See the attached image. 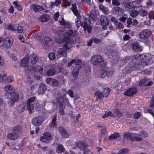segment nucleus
Instances as JSON below:
<instances>
[{"instance_id": "6e6d98bb", "label": "nucleus", "mask_w": 154, "mask_h": 154, "mask_svg": "<svg viewBox=\"0 0 154 154\" xmlns=\"http://www.w3.org/2000/svg\"><path fill=\"white\" fill-rule=\"evenodd\" d=\"M59 83L57 81L56 79H53L51 85L53 86H57L58 85Z\"/></svg>"}, {"instance_id": "69168bd1", "label": "nucleus", "mask_w": 154, "mask_h": 154, "mask_svg": "<svg viewBox=\"0 0 154 154\" xmlns=\"http://www.w3.org/2000/svg\"><path fill=\"white\" fill-rule=\"evenodd\" d=\"M141 116L140 112H138L135 113L134 115V118L135 119H139Z\"/></svg>"}, {"instance_id": "423d86ee", "label": "nucleus", "mask_w": 154, "mask_h": 154, "mask_svg": "<svg viewBox=\"0 0 154 154\" xmlns=\"http://www.w3.org/2000/svg\"><path fill=\"white\" fill-rule=\"evenodd\" d=\"M56 103H54V105L59 106V112L61 115H63L64 114V110L66 104V102H68V100L65 99L64 97H60L56 99Z\"/></svg>"}, {"instance_id": "1a4fd4ad", "label": "nucleus", "mask_w": 154, "mask_h": 154, "mask_svg": "<svg viewBox=\"0 0 154 154\" xmlns=\"http://www.w3.org/2000/svg\"><path fill=\"white\" fill-rule=\"evenodd\" d=\"M75 145L76 147L83 151L84 154H85L87 152L86 148L88 145L87 143L84 142L79 141L76 142Z\"/></svg>"}, {"instance_id": "774afa93", "label": "nucleus", "mask_w": 154, "mask_h": 154, "mask_svg": "<svg viewBox=\"0 0 154 154\" xmlns=\"http://www.w3.org/2000/svg\"><path fill=\"white\" fill-rule=\"evenodd\" d=\"M17 30L18 32L19 33H22L23 31V28L22 26H19L17 28Z\"/></svg>"}, {"instance_id": "e2e57ef3", "label": "nucleus", "mask_w": 154, "mask_h": 154, "mask_svg": "<svg viewBox=\"0 0 154 154\" xmlns=\"http://www.w3.org/2000/svg\"><path fill=\"white\" fill-rule=\"evenodd\" d=\"M129 59V56H127L125 57V58L122 59V58L121 60H122V62L123 63H125L128 61Z\"/></svg>"}, {"instance_id": "0e129e2a", "label": "nucleus", "mask_w": 154, "mask_h": 154, "mask_svg": "<svg viewBox=\"0 0 154 154\" xmlns=\"http://www.w3.org/2000/svg\"><path fill=\"white\" fill-rule=\"evenodd\" d=\"M54 3L56 7H57L61 4V0H56Z\"/></svg>"}, {"instance_id": "4d7b16f0", "label": "nucleus", "mask_w": 154, "mask_h": 154, "mask_svg": "<svg viewBox=\"0 0 154 154\" xmlns=\"http://www.w3.org/2000/svg\"><path fill=\"white\" fill-rule=\"evenodd\" d=\"M140 136L141 137V138H145L147 137V134L146 132L145 131H142L140 133Z\"/></svg>"}, {"instance_id": "cd10ccee", "label": "nucleus", "mask_w": 154, "mask_h": 154, "mask_svg": "<svg viewBox=\"0 0 154 154\" xmlns=\"http://www.w3.org/2000/svg\"><path fill=\"white\" fill-rule=\"evenodd\" d=\"M72 7L70 9L73 12L74 14L76 16H80L78 11L77 9V7L75 4H72Z\"/></svg>"}, {"instance_id": "c756f323", "label": "nucleus", "mask_w": 154, "mask_h": 154, "mask_svg": "<svg viewBox=\"0 0 154 154\" xmlns=\"http://www.w3.org/2000/svg\"><path fill=\"white\" fill-rule=\"evenodd\" d=\"M28 69L29 70L38 71L39 72H42L43 70V69L41 66L38 67V68L36 69L33 66H27Z\"/></svg>"}, {"instance_id": "39448f33", "label": "nucleus", "mask_w": 154, "mask_h": 154, "mask_svg": "<svg viewBox=\"0 0 154 154\" xmlns=\"http://www.w3.org/2000/svg\"><path fill=\"white\" fill-rule=\"evenodd\" d=\"M35 99V97L30 98L28 99L27 103L23 102L20 104L18 107L17 109L20 112H22L26 109L29 110V113H32V111L34 108V104Z\"/></svg>"}, {"instance_id": "58836bf2", "label": "nucleus", "mask_w": 154, "mask_h": 154, "mask_svg": "<svg viewBox=\"0 0 154 154\" xmlns=\"http://www.w3.org/2000/svg\"><path fill=\"white\" fill-rule=\"evenodd\" d=\"M137 67L136 66H129V67H126L125 69L126 70V73H130L133 70H134L137 69Z\"/></svg>"}, {"instance_id": "864d4df0", "label": "nucleus", "mask_w": 154, "mask_h": 154, "mask_svg": "<svg viewBox=\"0 0 154 154\" xmlns=\"http://www.w3.org/2000/svg\"><path fill=\"white\" fill-rule=\"evenodd\" d=\"M8 28L9 30H11L12 31H16V29L15 28L14 26H13L11 24H10L8 25Z\"/></svg>"}, {"instance_id": "0eeeda50", "label": "nucleus", "mask_w": 154, "mask_h": 154, "mask_svg": "<svg viewBox=\"0 0 154 154\" xmlns=\"http://www.w3.org/2000/svg\"><path fill=\"white\" fill-rule=\"evenodd\" d=\"M91 62L94 65L101 67H104L105 65L103 59L99 55H94L92 56L91 58Z\"/></svg>"}, {"instance_id": "72a5a7b5", "label": "nucleus", "mask_w": 154, "mask_h": 154, "mask_svg": "<svg viewBox=\"0 0 154 154\" xmlns=\"http://www.w3.org/2000/svg\"><path fill=\"white\" fill-rule=\"evenodd\" d=\"M90 18L92 20L94 21L96 20L97 17V15L96 12L94 11H92L89 15Z\"/></svg>"}, {"instance_id": "e433bc0d", "label": "nucleus", "mask_w": 154, "mask_h": 154, "mask_svg": "<svg viewBox=\"0 0 154 154\" xmlns=\"http://www.w3.org/2000/svg\"><path fill=\"white\" fill-rule=\"evenodd\" d=\"M55 72V69L53 68L48 70L47 71L46 73L48 76H52L54 74Z\"/></svg>"}, {"instance_id": "052dcab7", "label": "nucleus", "mask_w": 154, "mask_h": 154, "mask_svg": "<svg viewBox=\"0 0 154 154\" xmlns=\"http://www.w3.org/2000/svg\"><path fill=\"white\" fill-rule=\"evenodd\" d=\"M150 107L151 108H154V95L153 96L150 101Z\"/></svg>"}, {"instance_id": "49530a36", "label": "nucleus", "mask_w": 154, "mask_h": 154, "mask_svg": "<svg viewBox=\"0 0 154 154\" xmlns=\"http://www.w3.org/2000/svg\"><path fill=\"white\" fill-rule=\"evenodd\" d=\"M12 130L14 132L20 133L22 131V129L21 126H18L14 127Z\"/></svg>"}, {"instance_id": "9b49d317", "label": "nucleus", "mask_w": 154, "mask_h": 154, "mask_svg": "<svg viewBox=\"0 0 154 154\" xmlns=\"http://www.w3.org/2000/svg\"><path fill=\"white\" fill-rule=\"evenodd\" d=\"M130 45L132 49L136 52H140L142 50V47L140 45L138 42H134L131 43Z\"/></svg>"}, {"instance_id": "c85d7f7f", "label": "nucleus", "mask_w": 154, "mask_h": 154, "mask_svg": "<svg viewBox=\"0 0 154 154\" xmlns=\"http://www.w3.org/2000/svg\"><path fill=\"white\" fill-rule=\"evenodd\" d=\"M115 117L116 119H119L122 116V113L119 111L118 108L116 109L113 112Z\"/></svg>"}, {"instance_id": "f257e3e1", "label": "nucleus", "mask_w": 154, "mask_h": 154, "mask_svg": "<svg viewBox=\"0 0 154 154\" xmlns=\"http://www.w3.org/2000/svg\"><path fill=\"white\" fill-rule=\"evenodd\" d=\"M77 32L76 30L73 31L71 30H67L65 34V37L62 41L61 38L59 37V38L56 39V42L60 44L63 42L64 44L63 45V48L67 50H69L72 47V44L71 42L70 38L75 37L77 35Z\"/></svg>"}, {"instance_id": "bb28decb", "label": "nucleus", "mask_w": 154, "mask_h": 154, "mask_svg": "<svg viewBox=\"0 0 154 154\" xmlns=\"http://www.w3.org/2000/svg\"><path fill=\"white\" fill-rule=\"evenodd\" d=\"M91 19L89 18H85L83 23L82 24V26L83 27L84 30H85L86 28L90 26L91 25Z\"/></svg>"}, {"instance_id": "a211bd4d", "label": "nucleus", "mask_w": 154, "mask_h": 154, "mask_svg": "<svg viewBox=\"0 0 154 154\" xmlns=\"http://www.w3.org/2000/svg\"><path fill=\"white\" fill-rule=\"evenodd\" d=\"M112 13L121 16L123 14V11L121 8L119 7H115L112 8Z\"/></svg>"}, {"instance_id": "4c0bfd02", "label": "nucleus", "mask_w": 154, "mask_h": 154, "mask_svg": "<svg viewBox=\"0 0 154 154\" xmlns=\"http://www.w3.org/2000/svg\"><path fill=\"white\" fill-rule=\"evenodd\" d=\"M100 9L104 14H107L108 11V9L107 8L103 6V5H99Z\"/></svg>"}, {"instance_id": "7c9ffc66", "label": "nucleus", "mask_w": 154, "mask_h": 154, "mask_svg": "<svg viewBox=\"0 0 154 154\" xmlns=\"http://www.w3.org/2000/svg\"><path fill=\"white\" fill-rule=\"evenodd\" d=\"M49 16L47 15H43L39 18V21L41 22H46L49 19Z\"/></svg>"}, {"instance_id": "f704fd0d", "label": "nucleus", "mask_w": 154, "mask_h": 154, "mask_svg": "<svg viewBox=\"0 0 154 154\" xmlns=\"http://www.w3.org/2000/svg\"><path fill=\"white\" fill-rule=\"evenodd\" d=\"M65 151V149L63 146L61 144H59L56 149V152L58 153H60L64 152Z\"/></svg>"}, {"instance_id": "2eb2a0df", "label": "nucleus", "mask_w": 154, "mask_h": 154, "mask_svg": "<svg viewBox=\"0 0 154 154\" xmlns=\"http://www.w3.org/2000/svg\"><path fill=\"white\" fill-rule=\"evenodd\" d=\"M38 59V56L35 54H33L29 56V62L32 65L35 64Z\"/></svg>"}, {"instance_id": "f03ea898", "label": "nucleus", "mask_w": 154, "mask_h": 154, "mask_svg": "<svg viewBox=\"0 0 154 154\" xmlns=\"http://www.w3.org/2000/svg\"><path fill=\"white\" fill-rule=\"evenodd\" d=\"M124 6L127 10L130 11L132 9L130 12V14L132 17H134L139 15L137 10L141 9L142 8L141 4L136 1L126 2L125 3Z\"/></svg>"}, {"instance_id": "ddd939ff", "label": "nucleus", "mask_w": 154, "mask_h": 154, "mask_svg": "<svg viewBox=\"0 0 154 154\" xmlns=\"http://www.w3.org/2000/svg\"><path fill=\"white\" fill-rule=\"evenodd\" d=\"M44 121V117L39 116L35 118L32 120V123L35 125L38 126L40 125Z\"/></svg>"}, {"instance_id": "3c124183", "label": "nucleus", "mask_w": 154, "mask_h": 154, "mask_svg": "<svg viewBox=\"0 0 154 154\" xmlns=\"http://www.w3.org/2000/svg\"><path fill=\"white\" fill-rule=\"evenodd\" d=\"M92 40L95 44L101 43L102 42V41L100 39L95 37L92 38Z\"/></svg>"}, {"instance_id": "c9c22d12", "label": "nucleus", "mask_w": 154, "mask_h": 154, "mask_svg": "<svg viewBox=\"0 0 154 154\" xmlns=\"http://www.w3.org/2000/svg\"><path fill=\"white\" fill-rule=\"evenodd\" d=\"M44 41L46 44L48 46L51 45L53 44V41L52 39L48 37H45L44 38Z\"/></svg>"}, {"instance_id": "f3484780", "label": "nucleus", "mask_w": 154, "mask_h": 154, "mask_svg": "<svg viewBox=\"0 0 154 154\" xmlns=\"http://www.w3.org/2000/svg\"><path fill=\"white\" fill-rule=\"evenodd\" d=\"M5 90L7 93L9 94L14 93L15 91L14 87L10 84L8 85L5 87Z\"/></svg>"}, {"instance_id": "ea45409f", "label": "nucleus", "mask_w": 154, "mask_h": 154, "mask_svg": "<svg viewBox=\"0 0 154 154\" xmlns=\"http://www.w3.org/2000/svg\"><path fill=\"white\" fill-rule=\"evenodd\" d=\"M123 136L124 138H126L128 140L130 139L131 140V138H132L131 134L127 132L124 133L123 134Z\"/></svg>"}, {"instance_id": "4be33fe9", "label": "nucleus", "mask_w": 154, "mask_h": 154, "mask_svg": "<svg viewBox=\"0 0 154 154\" xmlns=\"http://www.w3.org/2000/svg\"><path fill=\"white\" fill-rule=\"evenodd\" d=\"M58 130L63 138H67L69 137V135L64 128L60 127L58 128Z\"/></svg>"}, {"instance_id": "37998d69", "label": "nucleus", "mask_w": 154, "mask_h": 154, "mask_svg": "<svg viewBox=\"0 0 154 154\" xmlns=\"http://www.w3.org/2000/svg\"><path fill=\"white\" fill-rule=\"evenodd\" d=\"M13 3L14 5L15 8L20 11H21L22 10V7L21 5L18 4L17 2H14Z\"/></svg>"}, {"instance_id": "de8ad7c7", "label": "nucleus", "mask_w": 154, "mask_h": 154, "mask_svg": "<svg viewBox=\"0 0 154 154\" xmlns=\"http://www.w3.org/2000/svg\"><path fill=\"white\" fill-rule=\"evenodd\" d=\"M95 95L96 96H97L98 98L100 99L103 98L104 97L103 94L101 92L99 91H97L95 93Z\"/></svg>"}, {"instance_id": "aec40b11", "label": "nucleus", "mask_w": 154, "mask_h": 154, "mask_svg": "<svg viewBox=\"0 0 154 154\" xmlns=\"http://www.w3.org/2000/svg\"><path fill=\"white\" fill-rule=\"evenodd\" d=\"M29 62V54H27L21 60L20 66L23 67H26L27 66Z\"/></svg>"}, {"instance_id": "20e7f679", "label": "nucleus", "mask_w": 154, "mask_h": 154, "mask_svg": "<svg viewBox=\"0 0 154 154\" xmlns=\"http://www.w3.org/2000/svg\"><path fill=\"white\" fill-rule=\"evenodd\" d=\"M73 63H75V66L72 74L74 79H75L77 78L79 70L85 66V63L80 59L76 60L75 59H73L68 63V67L71 66Z\"/></svg>"}, {"instance_id": "bf43d9fd", "label": "nucleus", "mask_w": 154, "mask_h": 154, "mask_svg": "<svg viewBox=\"0 0 154 154\" xmlns=\"http://www.w3.org/2000/svg\"><path fill=\"white\" fill-rule=\"evenodd\" d=\"M14 77L12 76H9L6 79V81L8 83H11L13 82Z\"/></svg>"}, {"instance_id": "6ab92c4d", "label": "nucleus", "mask_w": 154, "mask_h": 154, "mask_svg": "<svg viewBox=\"0 0 154 154\" xmlns=\"http://www.w3.org/2000/svg\"><path fill=\"white\" fill-rule=\"evenodd\" d=\"M47 90V86L44 84H40L37 92L39 94H42Z\"/></svg>"}, {"instance_id": "dca6fc26", "label": "nucleus", "mask_w": 154, "mask_h": 154, "mask_svg": "<svg viewBox=\"0 0 154 154\" xmlns=\"http://www.w3.org/2000/svg\"><path fill=\"white\" fill-rule=\"evenodd\" d=\"M11 99L9 101V103L12 105L15 102L18 101L19 99V95L18 94L14 93L11 94Z\"/></svg>"}, {"instance_id": "603ef678", "label": "nucleus", "mask_w": 154, "mask_h": 154, "mask_svg": "<svg viewBox=\"0 0 154 154\" xmlns=\"http://www.w3.org/2000/svg\"><path fill=\"white\" fill-rule=\"evenodd\" d=\"M48 57L51 60H53L55 58V54L53 52L49 53L48 54Z\"/></svg>"}, {"instance_id": "a19ab883", "label": "nucleus", "mask_w": 154, "mask_h": 154, "mask_svg": "<svg viewBox=\"0 0 154 154\" xmlns=\"http://www.w3.org/2000/svg\"><path fill=\"white\" fill-rule=\"evenodd\" d=\"M57 120V115H55L52 120V122L50 124L51 127L53 128L56 126V122Z\"/></svg>"}, {"instance_id": "412c9836", "label": "nucleus", "mask_w": 154, "mask_h": 154, "mask_svg": "<svg viewBox=\"0 0 154 154\" xmlns=\"http://www.w3.org/2000/svg\"><path fill=\"white\" fill-rule=\"evenodd\" d=\"M31 8L35 12H39L43 11L44 8L43 7L39 5H36L35 4H32L31 5Z\"/></svg>"}, {"instance_id": "f8f14e48", "label": "nucleus", "mask_w": 154, "mask_h": 154, "mask_svg": "<svg viewBox=\"0 0 154 154\" xmlns=\"http://www.w3.org/2000/svg\"><path fill=\"white\" fill-rule=\"evenodd\" d=\"M52 136L49 132H45L43 136H41L40 138V140L43 142H47L51 140Z\"/></svg>"}, {"instance_id": "680f3d73", "label": "nucleus", "mask_w": 154, "mask_h": 154, "mask_svg": "<svg viewBox=\"0 0 154 154\" xmlns=\"http://www.w3.org/2000/svg\"><path fill=\"white\" fill-rule=\"evenodd\" d=\"M112 3L114 5L118 6L120 5V3L118 0H112Z\"/></svg>"}, {"instance_id": "338daca9", "label": "nucleus", "mask_w": 154, "mask_h": 154, "mask_svg": "<svg viewBox=\"0 0 154 154\" xmlns=\"http://www.w3.org/2000/svg\"><path fill=\"white\" fill-rule=\"evenodd\" d=\"M71 24L69 22H66L64 26L66 28H70L71 26Z\"/></svg>"}, {"instance_id": "9d476101", "label": "nucleus", "mask_w": 154, "mask_h": 154, "mask_svg": "<svg viewBox=\"0 0 154 154\" xmlns=\"http://www.w3.org/2000/svg\"><path fill=\"white\" fill-rule=\"evenodd\" d=\"M12 38L8 37L3 41L2 45L5 48H9L12 46Z\"/></svg>"}, {"instance_id": "7ed1b4c3", "label": "nucleus", "mask_w": 154, "mask_h": 154, "mask_svg": "<svg viewBox=\"0 0 154 154\" xmlns=\"http://www.w3.org/2000/svg\"><path fill=\"white\" fill-rule=\"evenodd\" d=\"M136 56L139 57V58L136 60L135 63L139 65L146 66L151 65L153 63L152 55L150 54H143L141 55L138 54Z\"/></svg>"}, {"instance_id": "473e14b6", "label": "nucleus", "mask_w": 154, "mask_h": 154, "mask_svg": "<svg viewBox=\"0 0 154 154\" xmlns=\"http://www.w3.org/2000/svg\"><path fill=\"white\" fill-rule=\"evenodd\" d=\"M140 9L138 10L139 15L141 17H145L148 14V12L146 10Z\"/></svg>"}, {"instance_id": "4468645a", "label": "nucleus", "mask_w": 154, "mask_h": 154, "mask_svg": "<svg viewBox=\"0 0 154 154\" xmlns=\"http://www.w3.org/2000/svg\"><path fill=\"white\" fill-rule=\"evenodd\" d=\"M137 90L136 88L133 87L127 89L125 92L124 95L125 96H131L136 94Z\"/></svg>"}, {"instance_id": "09e8293b", "label": "nucleus", "mask_w": 154, "mask_h": 154, "mask_svg": "<svg viewBox=\"0 0 154 154\" xmlns=\"http://www.w3.org/2000/svg\"><path fill=\"white\" fill-rule=\"evenodd\" d=\"M116 54V52H114V51H112V50H111L110 51H109L106 53L107 55L109 56V57L111 56L112 57H114Z\"/></svg>"}, {"instance_id": "5701e85b", "label": "nucleus", "mask_w": 154, "mask_h": 154, "mask_svg": "<svg viewBox=\"0 0 154 154\" xmlns=\"http://www.w3.org/2000/svg\"><path fill=\"white\" fill-rule=\"evenodd\" d=\"M19 137L18 134L14 132L9 133L7 134V137L13 140L17 139Z\"/></svg>"}, {"instance_id": "a878e982", "label": "nucleus", "mask_w": 154, "mask_h": 154, "mask_svg": "<svg viewBox=\"0 0 154 154\" xmlns=\"http://www.w3.org/2000/svg\"><path fill=\"white\" fill-rule=\"evenodd\" d=\"M112 74V72L111 71H107L105 69H103L101 72L100 74V77L102 78H104L106 75L108 77L111 75Z\"/></svg>"}, {"instance_id": "13d9d810", "label": "nucleus", "mask_w": 154, "mask_h": 154, "mask_svg": "<svg viewBox=\"0 0 154 154\" xmlns=\"http://www.w3.org/2000/svg\"><path fill=\"white\" fill-rule=\"evenodd\" d=\"M67 93L71 97H73L74 96L73 91L71 89H69L67 92Z\"/></svg>"}, {"instance_id": "8fccbe9b", "label": "nucleus", "mask_w": 154, "mask_h": 154, "mask_svg": "<svg viewBox=\"0 0 154 154\" xmlns=\"http://www.w3.org/2000/svg\"><path fill=\"white\" fill-rule=\"evenodd\" d=\"M115 25L118 29H123L124 28V26L121 23L118 22H116L115 24Z\"/></svg>"}, {"instance_id": "b1692460", "label": "nucleus", "mask_w": 154, "mask_h": 154, "mask_svg": "<svg viewBox=\"0 0 154 154\" xmlns=\"http://www.w3.org/2000/svg\"><path fill=\"white\" fill-rule=\"evenodd\" d=\"M100 21L101 25L103 26V29H105L106 26L108 25L106 17L104 16L101 17L100 19Z\"/></svg>"}, {"instance_id": "393cba45", "label": "nucleus", "mask_w": 154, "mask_h": 154, "mask_svg": "<svg viewBox=\"0 0 154 154\" xmlns=\"http://www.w3.org/2000/svg\"><path fill=\"white\" fill-rule=\"evenodd\" d=\"M67 55V52L65 49L62 48H59L57 51V56L58 57L62 56L65 57Z\"/></svg>"}, {"instance_id": "6e6552de", "label": "nucleus", "mask_w": 154, "mask_h": 154, "mask_svg": "<svg viewBox=\"0 0 154 154\" xmlns=\"http://www.w3.org/2000/svg\"><path fill=\"white\" fill-rule=\"evenodd\" d=\"M152 34L151 31L149 29H145L142 31L139 34L140 38L143 40L148 39Z\"/></svg>"}, {"instance_id": "5fc2aeb1", "label": "nucleus", "mask_w": 154, "mask_h": 154, "mask_svg": "<svg viewBox=\"0 0 154 154\" xmlns=\"http://www.w3.org/2000/svg\"><path fill=\"white\" fill-rule=\"evenodd\" d=\"M142 140V138H141V137H132V138H131V141H140Z\"/></svg>"}, {"instance_id": "79ce46f5", "label": "nucleus", "mask_w": 154, "mask_h": 154, "mask_svg": "<svg viewBox=\"0 0 154 154\" xmlns=\"http://www.w3.org/2000/svg\"><path fill=\"white\" fill-rule=\"evenodd\" d=\"M77 17L75 22V25L77 26V27L78 28L82 24L80 20V19L81 18L80 16H78Z\"/></svg>"}, {"instance_id": "a18cd8bd", "label": "nucleus", "mask_w": 154, "mask_h": 154, "mask_svg": "<svg viewBox=\"0 0 154 154\" xmlns=\"http://www.w3.org/2000/svg\"><path fill=\"white\" fill-rule=\"evenodd\" d=\"M130 151V149L127 148L122 149L120 150L118 154H124L129 152Z\"/></svg>"}, {"instance_id": "2f4dec72", "label": "nucleus", "mask_w": 154, "mask_h": 154, "mask_svg": "<svg viewBox=\"0 0 154 154\" xmlns=\"http://www.w3.org/2000/svg\"><path fill=\"white\" fill-rule=\"evenodd\" d=\"M120 136V135L119 133L116 132L113 133L109 137V138L110 140L116 139L119 137Z\"/></svg>"}, {"instance_id": "c03bdc74", "label": "nucleus", "mask_w": 154, "mask_h": 154, "mask_svg": "<svg viewBox=\"0 0 154 154\" xmlns=\"http://www.w3.org/2000/svg\"><path fill=\"white\" fill-rule=\"evenodd\" d=\"M110 91V89L109 88H105L103 92V95L104 97H107Z\"/></svg>"}]
</instances>
